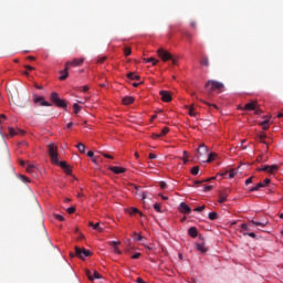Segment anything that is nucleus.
<instances>
[{
    "label": "nucleus",
    "instance_id": "1",
    "mask_svg": "<svg viewBox=\"0 0 283 283\" xmlns=\"http://www.w3.org/2000/svg\"><path fill=\"white\" fill-rule=\"evenodd\" d=\"M48 149H49V156H50L52 165H57L59 167H61L63 169V171L67 176H72V167L70 165H67L66 161L59 160V150L56 149V146L54 144H50L48 146Z\"/></svg>",
    "mask_w": 283,
    "mask_h": 283
},
{
    "label": "nucleus",
    "instance_id": "2",
    "mask_svg": "<svg viewBox=\"0 0 283 283\" xmlns=\"http://www.w3.org/2000/svg\"><path fill=\"white\" fill-rule=\"evenodd\" d=\"M92 255V251L75 247V254H72V258H78V260H85V258H90Z\"/></svg>",
    "mask_w": 283,
    "mask_h": 283
},
{
    "label": "nucleus",
    "instance_id": "3",
    "mask_svg": "<svg viewBox=\"0 0 283 283\" xmlns=\"http://www.w3.org/2000/svg\"><path fill=\"white\" fill-rule=\"evenodd\" d=\"M222 87H224V84L218 81L210 80L206 83V90H208L209 92H213L216 90H222Z\"/></svg>",
    "mask_w": 283,
    "mask_h": 283
},
{
    "label": "nucleus",
    "instance_id": "4",
    "mask_svg": "<svg viewBox=\"0 0 283 283\" xmlns=\"http://www.w3.org/2000/svg\"><path fill=\"white\" fill-rule=\"evenodd\" d=\"M51 101H52V103H54V105H56L57 107H63V108L67 107V104L65 103V101L61 99V98L59 97V93H56V92H53V93L51 94Z\"/></svg>",
    "mask_w": 283,
    "mask_h": 283
},
{
    "label": "nucleus",
    "instance_id": "5",
    "mask_svg": "<svg viewBox=\"0 0 283 283\" xmlns=\"http://www.w3.org/2000/svg\"><path fill=\"white\" fill-rule=\"evenodd\" d=\"M33 103H35V105L40 104L42 107H52V104H50V102H46L45 97L39 96L36 94L33 95Z\"/></svg>",
    "mask_w": 283,
    "mask_h": 283
},
{
    "label": "nucleus",
    "instance_id": "6",
    "mask_svg": "<svg viewBox=\"0 0 283 283\" xmlns=\"http://www.w3.org/2000/svg\"><path fill=\"white\" fill-rule=\"evenodd\" d=\"M157 54H158V56H160V59H161V61H164V63L167 61H170V59L172 56L171 53L165 51V49H159L157 51Z\"/></svg>",
    "mask_w": 283,
    "mask_h": 283
},
{
    "label": "nucleus",
    "instance_id": "7",
    "mask_svg": "<svg viewBox=\"0 0 283 283\" xmlns=\"http://www.w3.org/2000/svg\"><path fill=\"white\" fill-rule=\"evenodd\" d=\"M243 112H254V109H258V101H252L244 105V107L241 108Z\"/></svg>",
    "mask_w": 283,
    "mask_h": 283
},
{
    "label": "nucleus",
    "instance_id": "8",
    "mask_svg": "<svg viewBox=\"0 0 283 283\" xmlns=\"http://www.w3.org/2000/svg\"><path fill=\"white\" fill-rule=\"evenodd\" d=\"M159 94H160L161 101L164 103H171L172 97H171V93L169 91H160Z\"/></svg>",
    "mask_w": 283,
    "mask_h": 283
},
{
    "label": "nucleus",
    "instance_id": "9",
    "mask_svg": "<svg viewBox=\"0 0 283 283\" xmlns=\"http://www.w3.org/2000/svg\"><path fill=\"white\" fill-rule=\"evenodd\" d=\"M197 151H198V157L202 158V156H207L209 154V148L205 146V144H201Z\"/></svg>",
    "mask_w": 283,
    "mask_h": 283
},
{
    "label": "nucleus",
    "instance_id": "10",
    "mask_svg": "<svg viewBox=\"0 0 283 283\" xmlns=\"http://www.w3.org/2000/svg\"><path fill=\"white\" fill-rule=\"evenodd\" d=\"M70 67H72V63L66 62L65 70L61 72L62 75L60 76V81H65V78H67V70H70Z\"/></svg>",
    "mask_w": 283,
    "mask_h": 283
},
{
    "label": "nucleus",
    "instance_id": "11",
    "mask_svg": "<svg viewBox=\"0 0 283 283\" xmlns=\"http://www.w3.org/2000/svg\"><path fill=\"white\" fill-rule=\"evenodd\" d=\"M179 211L180 213H191V208L187 203L181 202L179 205Z\"/></svg>",
    "mask_w": 283,
    "mask_h": 283
},
{
    "label": "nucleus",
    "instance_id": "12",
    "mask_svg": "<svg viewBox=\"0 0 283 283\" xmlns=\"http://www.w3.org/2000/svg\"><path fill=\"white\" fill-rule=\"evenodd\" d=\"M109 169L113 171V174H125V171H127V169L118 166H112Z\"/></svg>",
    "mask_w": 283,
    "mask_h": 283
},
{
    "label": "nucleus",
    "instance_id": "13",
    "mask_svg": "<svg viewBox=\"0 0 283 283\" xmlns=\"http://www.w3.org/2000/svg\"><path fill=\"white\" fill-rule=\"evenodd\" d=\"M188 235H190V238H198V229L196 227L189 228Z\"/></svg>",
    "mask_w": 283,
    "mask_h": 283
},
{
    "label": "nucleus",
    "instance_id": "14",
    "mask_svg": "<svg viewBox=\"0 0 283 283\" xmlns=\"http://www.w3.org/2000/svg\"><path fill=\"white\" fill-rule=\"evenodd\" d=\"M250 224H253L254 227H266V224H269V221L264 220V221L258 222V221L251 220Z\"/></svg>",
    "mask_w": 283,
    "mask_h": 283
},
{
    "label": "nucleus",
    "instance_id": "15",
    "mask_svg": "<svg viewBox=\"0 0 283 283\" xmlns=\"http://www.w3.org/2000/svg\"><path fill=\"white\" fill-rule=\"evenodd\" d=\"M229 197V192H223V191H221L220 193H219V202L220 203H222V202H227V198Z\"/></svg>",
    "mask_w": 283,
    "mask_h": 283
},
{
    "label": "nucleus",
    "instance_id": "16",
    "mask_svg": "<svg viewBox=\"0 0 283 283\" xmlns=\"http://www.w3.org/2000/svg\"><path fill=\"white\" fill-rule=\"evenodd\" d=\"M207 156H208V158H207V160H205V163H213V160H216V158L218 157V154L208 153Z\"/></svg>",
    "mask_w": 283,
    "mask_h": 283
},
{
    "label": "nucleus",
    "instance_id": "17",
    "mask_svg": "<svg viewBox=\"0 0 283 283\" xmlns=\"http://www.w3.org/2000/svg\"><path fill=\"white\" fill-rule=\"evenodd\" d=\"M85 61V59H83V57H80V59H74L73 61H72V65L74 66V67H78V65H83V62Z\"/></svg>",
    "mask_w": 283,
    "mask_h": 283
},
{
    "label": "nucleus",
    "instance_id": "18",
    "mask_svg": "<svg viewBox=\"0 0 283 283\" xmlns=\"http://www.w3.org/2000/svg\"><path fill=\"white\" fill-rule=\"evenodd\" d=\"M200 65H202L203 67H209V57L202 56L200 60Z\"/></svg>",
    "mask_w": 283,
    "mask_h": 283
},
{
    "label": "nucleus",
    "instance_id": "19",
    "mask_svg": "<svg viewBox=\"0 0 283 283\" xmlns=\"http://www.w3.org/2000/svg\"><path fill=\"white\" fill-rule=\"evenodd\" d=\"M197 251H200L201 253H207V247H205V243H197Z\"/></svg>",
    "mask_w": 283,
    "mask_h": 283
},
{
    "label": "nucleus",
    "instance_id": "20",
    "mask_svg": "<svg viewBox=\"0 0 283 283\" xmlns=\"http://www.w3.org/2000/svg\"><path fill=\"white\" fill-rule=\"evenodd\" d=\"M132 103H134V97L126 96V97L123 98V104L124 105H132Z\"/></svg>",
    "mask_w": 283,
    "mask_h": 283
},
{
    "label": "nucleus",
    "instance_id": "21",
    "mask_svg": "<svg viewBox=\"0 0 283 283\" xmlns=\"http://www.w3.org/2000/svg\"><path fill=\"white\" fill-rule=\"evenodd\" d=\"M127 78L130 81H140V75H136L135 73H128Z\"/></svg>",
    "mask_w": 283,
    "mask_h": 283
},
{
    "label": "nucleus",
    "instance_id": "22",
    "mask_svg": "<svg viewBox=\"0 0 283 283\" xmlns=\"http://www.w3.org/2000/svg\"><path fill=\"white\" fill-rule=\"evenodd\" d=\"M75 147L78 149L80 154H85V145L83 143H78Z\"/></svg>",
    "mask_w": 283,
    "mask_h": 283
},
{
    "label": "nucleus",
    "instance_id": "23",
    "mask_svg": "<svg viewBox=\"0 0 283 283\" xmlns=\"http://www.w3.org/2000/svg\"><path fill=\"white\" fill-rule=\"evenodd\" d=\"M133 240H135V242H140V241H143V235L138 234V232H134Z\"/></svg>",
    "mask_w": 283,
    "mask_h": 283
},
{
    "label": "nucleus",
    "instance_id": "24",
    "mask_svg": "<svg viewBox=\"0 0 283 283\" xmlns=\"http://www.w3.org/2000/svg\"><path fill=\"white\" fill-rule=\"evenodd\" d=\"M144 63H153V65H158V60L154 57L144 59Z\"/></svg>",
    "mask_w": 283,
    "mask_h": 283
},
{
    "label": "nucleus",
    "instance_id": "25",
    "mask_svg": "<svg viewBox=\"0 0 283 283\" xmlns=\"http://www.w3.org/2000/svg\"><path fill=\"white\" fill-rule=\"evenodd\" d=\"M83 109V106L78 105V103L73 104V112L74 114H78Z\"/></svg>",
    "mask_w": 283,
    "mask_h": 283
},
{
    "label": "nucleus",
    "instance_id": "26",
    "mask_svg": "<svg viewBox=\"0 0 283 283\" xmlns=\"http://www.w3.org/2000/svg\"><path fill=\"white\" fill-rule=\"evenodd\" d=\"M262 187H264V185L262 182H259L255 187L250 188V191H260V189H262Z\"/></svg>",
    "mask_w": 283,
    "mask_h": 283
},
{
    "label": "nucleus",
    "instance_id": "27",
    "mask_svg": "<svg viewBox=\"0 0 283 283\" xmlns=\"http://www.w3.org/2000/svg\"><path fill=\"white\" fill-rule=\"evenodd\" d=\"M128 213H129V216H134L136 213H139L140 216H143V213L137 208H130L128 210Z\"/></svg>",
    "mask_w": 283,
    "mask_h": 283
},
{
    "label": "nucleus",
    "instance_id": "28",
    "mask_svg": "<svg viewBox=\"0 0 283 283\" xmlns=\"http://www.w3.org/2000/svg\"><path fill=\"white\" fill-rule=\"evenodd\" d=\"M187 109L189 111L188 114L189 116L196 117V111L193 109V106H186Z\"/></svg>",
    "mask_w": 283,
    "mask_h": 283
},
{
    "label": "nucleus",
    "instance_id": "29",
    "mask_svg": "<svg viewBox=\"0 0 283 283\" xmlns=\"http://www.w3.org/2000/svg\"><path fill=\"white\" fill-rule=\"evenodd\" d=\"M199 172H200V167L199 166H195V167L191 168L192 176H198Z\"/></svg>",
    "mask_w": 283,
    "mask_h": 283
},
{
    "label": "nucleus",
    "instance_id": "30",
    "mask_svg": "<svg viewBox=\"0 0 283 283\" xmlns=\"http://www.w3.org/2000/svg\"><path fill=\"white\" fill-rule=\"evenodd\" d=\"M209 220H218L219 216L217 214V212H210L208 214Z\"/></svg>",
    "mask_w": 283,
    "mask_h": 283
},
{
    "label": "nucleus",
    "instance_id": "31",
    "mask_svg": "<svg viewBox=\"0 0 283 283\" xmlns=\"http://www.w3.org/2000/svg\"><path fill=\"white\" fill-rule=\"evenodd\" d=\"M124 54H125V56H130L132 55V48L125 46L124 48Z\"/></svg>",
    "mask_w": 283,
    "mask_h": 283
},
{
    "label": "nucleus",
    "instance_id": "32",
    "mask_svg": "<svg viewBox=\"0 0 283 283\" xmlns=\"http://www.w3.org/2000/svg\"><path fill=\"white\" fill-rule=\"evenodd\" d=\"M260 125L264 130L269 129V119L263 120Z\"/></svg>",
    "mask_w": 283,
    "mask_h": 283
},
{
    "label": "nucleus",
    "instance_id": "33",
    "mask_svg": "<svg viewBox=\"0 0 283 283\" xmlns=\"http://www.w3.org/2000/svg\"><path fill=\"white\" fill-rule=\"evenodd\" d=\"M36 169V167H34V165H29L28 167H27V171H28V174H34V170Z\"/></svg>",
    "mask_w": 283,
    "mask_h": 283
},
{
    "label": "nucleus",
    "instance_id": "34",
    "mask_svg": "<svg viewBox=\"0 0 283 283\" xmlns=\"http://www.w3.org/2000/svg\"><path fill=\"white\" fill-rule=\"evenodd\" d=\"M184 36H186V39H188L189 42H191V40L193 39V34H191V32L189 31L185 32Z\"/></svg>",
    "mask_w": 283,
    "mask_h": 283
},
{
    "label": "nucleus",
    "instance_id": "35",
    "mask_svg": "<svg viewBox=\"0 0 283 283\" xmlns=\"http://www.w3.org/2000/svg\"><path fill=\"white\" fill-rule=\"evenodd\" d=\"M85 274L87 275L90 282H94V276L92 275V271L86 270V271H85Z\"/></svg>",
    "mask_w": 283,
    "mask_h": 283
},
{
    "label": "nucleus",
    "instance_id": "36",
    "mask_svg": "<svg viewBox=\"0 0 283 283\" xmlns=\"http://www.w3.org/2000/svg\"><path fill=\"white\" fill-rule=\"evenodd\" d=\"M167 134H169V127H164L159 135H161V137H163V136H167Z\"/></svg>",
    "mask_w": 283,
    "mask_h": 283
},
{
    "label": "nucleus",
    "instance_id": "37",
    "mask_svg": "<svg viewBox=\"0 0 283 283\" xmlns=\"http://www.w3.org/2000/svg\"><path fill=\"white\" fill-rule=\"evenodd\" d=\"M154 209H155V211H157L158 213H163V210L160 209V203H155V205H154Z\"/></svg>",
    "mask_w": 283,
    "mask_h": 283
},
{
    "label": "nucleus",
    "instance_id": "38",
    "mask_svg": "<svg viewBox=\"0 0 283 283\" xmlns=\"http://www.w3.org/2000/svg\"><path fill=\"white\" fill-rule=\"evenodd\" d=\"M93 229H94L95 231H103V228H101V223H99V222L95 223L94 227H93Z\"/></svg>",
    "mask_w": 283,
    "mask_h": 283
},
{
    "label": "nucleus",
    "instance_id": "39",
    "mask_svg": "<svg viewBox=\"0 0 283 283\" xmlns=\"http://www.w3.org/2000/svg\"><path fill=\"white\" fill-rule=\"evenodd\" d=\"M271 166H264L263 168H259L258 171H268L270 174Z\"/></svg>",
    "mask_w": 283,
    "mask_h": 283
},
{
    "label": "nucleus",
    "instance_id": "40",
    "mask_svg": "<svg viewBox=\"0 0 283 283\" xmlns=\"http://www.w3.org/2000/svg\"><path fill=\"white\" fill-rule=\"evenodd\" d=\"M9 134H10V136H17V134H19V133H17V130L14 128L10 127Z\"/></svg>",
    "mask_w": 283,
    "mask_h": 283
},
{
    "label": "nucleus",
    "instance_id": "41",
    "mask_svg": "<svg viewBox=\"0 0 283 283\" xmlns=\"http://www.w3.org/2000/svg\"><path fill=\"white\" fill-rule=\"evenodd\" d=\"M275 171H277V166H270V174H275Z\"/></svg>",
    "mask_w": 283,
    "mask_h": 283
},
{
    "label": "nucleus",
    "instance_id": "42",
    "mask_svg": "<svg viewBox=\"0 0 283 283\" xmlns=\"http://www.w3.org/2000/svg\"><path fill=\"white\" fill-rule=\"evenodd\" d=\"M261 185H263V187L271 185V179H269V178L264 179L263 182H261Z\"/></svg>",
    "mask_w": 283,
    "mask_h": 283
},
{
    "label": "nucleus",
    "instance_id": "43",
    "mask_svg": "<svg viewBox=\"0 0 283 283\" xmlns=\"http://www.w3.org/2000/svg\"><path fill=\"white\" fill-rule=\"evenodd\" d=\"M254 114L256 116H260L262 114V111H261L260 106H256V108L254 109Z\"/></svg>",
    "mask_w": 283,
    "mask_h": 283
},
{
    "label": "nucleus",
    "instance_id": "44",
    "mask_svg": "<svg viewBox=\"0 0 283 283\" xmlns=\"http://www.w3.org/2000/svg\"><path fill=\"white\" fill-rule=\"evenodd\" d=\"M105 61H107V56H101L97 59V63H105Z\"/></svg>",
    "mask_w": 283,
    "mask_h": 283
},
{
    "label": "nucleus",
    "instance_id": "45",
    "mask_svg": "<svg viewBox=\"0 0 283 283\" xmlns=\"http://www.w3.org/2000/svg\"><path fill=\"white\" fill-rule=\"evenodd\" d=\"M94 280H101V277H103V276H101V274L97 272V271H94Z\"/></svg>",
    "mask_w": 283,
    "mask_h": 283
},
{
    "label": "nucleus",
    "instance_id": "46",
    "mask_svg": "<svg viewBox=\"0 0 283 283\" xmlns=\"http://www.w3.org/2000/svg\"><path fill=\"white\" fill-rule=\"evenodd\" d=\"M56 220H60V222H63L65 218L62 214H54Z\"/></svg>",
    "mask_w": 283,
    "mask_h": 283
},
{
    "label": "nucleus",
    "instance_id": "47",
    "mask_svg": "<svg viewBox=\"0 0 283 283\" xmlns=\"http://www.w3.org/2000/svg\"><path fill=\"white\" fill-rule=\"evenodd\" d=\"M151 138H154V140H158V138H163V137H161L160 134L154 133V134L151 135Z\"/></svg>",
    "mask_w": 283,
    "mask_h": 283
},
{
    "label": "nucleus",
    "instance_id": "48",
    "mask_svg": "<svg viewBox=\"0 0 283 283\" xmlns=\"http://www.w3.org/2000/svg\"><path fill=\"white\" fill-rule=\"evenodd\" d=\"M195 211H197V212H199V213L202 212V211H205V206L195 208Z\"/></svg>",
    "mask_w": 283,
    "mask_h": 283
},
{
    "label": "nucleus",
    "instance_id": "49",
    "mask_svg": "<svg viewBox=\"0 0 283 283\" xmlns=\"http://www.w3.org/2000/svg\"><path fill=\"white\" fill-rule=\"evenodd\" d=\"M261 143H264L265 138H266V134L262 133L260 136H259Z\"/></svg>",
    "mask_w": 283,
    "mask_h": 283
},
{
    "label": "nucleus",
    "instance_id": "50",
    "mask_svg": "<svg viewBox=\"0 0 283 283\" xmlns=\"http://www.w3.org/2000/svg\"><path fill=\"white\" fill-rule=\"evenodd\" d=\"M140 252H136L135 254H133L132 259L133 260H138V258H140Z\"/></svg>",
    "mask_w": 283,
    "mask_h": 283
},
{
    "label": "nucleus",
    "instance_id": "51",
    "mask_svg": "<svg viewBox=\"0 0 283 283\" xmlns=\"http://www.w3.org/2000/svg\"><path fill=\"white\" fill-rule=\"evenodd\" d=\"M242 231H249V226L247 223L241 224Z\"/></svg>",
    "mask_w": 283,
    "mask_h": 283
},
{
    "label": "nucleus",
    "instance_id": "52",
    "mask_svg": "<svg viewBox=\"0 0 283 283\" xmlns=\"http://www.w3.org/2000/svg\"><path fill=\"white\" fill-rule=\"evenodd\" d=\"M109 244H111V247L116 248V247H118V244H120V241H112Z\"/></svg>",
    "mask_w": 283,
    "mask_h": 283
},
{
    "label": "nucleus",
    "instance_id": "53",
    "mask_svg": "<svg viewBox=\"0 0 283 283\" xmlns=\"http://www.w3.org/2000/svg\"><path fill=\"white\" fill-rule=\"evenodd\" d=\"M149 158H150V160H156L158 158V156H156V154H154V153H150Z\"/></svg>",
    "mask_w": 283,
    "mask_h": 283
},
{
    "label": "nucleus",
    "instance_id": "54",
    "mask_svg": "<svg viewBox=\"0 0 283 283\" xmlns=\"http://www.w3.org/2000/svg\"><path fill=\"white\" fill-rule=\"evenodd\" d=\"M160 189H167V182L161 181L159 184Z\"/></svg>",
    "mask_w": 283,
    "mask_h": 283
},
{
    "label": "nucleus",
    "instance_id": "55",
    "mask_svg": "<svg viewBox=\"0 0 283 283\" xmlns=\"http://www.w3.org/2000/svg\"><path fill=\"white\" fill-rule=\"evenodd\" d=\"M114 252L117 254V255H122V251L118 249V247H115L114 248Z\"/></svg>",
    "mask_w": 283,
    "mask_h": 283
},
{
    "label": "nucleus",
    "instance_id": "56",
    "mask_svg": "<svg viewBox=\"0 0 283 283\" xmlns=\"http://www.w3.org/2000/svg\"><path fill=\"white\" fill-rule=\"evenodd\" d=\"M209 180L210 179H206V180H202V181H200V180H197V181H195V185H202V182H209Z\"/></svg>",
    "mask_w": 283,
    "mask_h": 283
},
{
    "label": "nucleus",
    "instance_id": "57",
    "mask_svg": "<svg viewBox=\"0 0 283 283\" xmlns=\"http://www.w3.org/2000/svg\"><path fill=\"white\" fill-rule=\"evenodd\" d=\"M253 182V177H250L245 180V185H251Z\"/></svg>",
    "mask_w": 283,
    "mask_h": 283
},
{
    "label": "nucleus",
    "instance_id": "58",
    "mask_svg": "<svg viewBox=\"0 0 283 283\" xmlns=\"http://www.w3.org/2000/svg\"><path fill=\"white\" fill-rule=\"evenodd\" d=\"M243 235H249V238H255V233L254 232L243 233Z\"/></svg>",
    "mask_w": 283,
    "mask_h": 283
},
{
    "label": "nucleus",
    "instance_id": "59",
    "mask_svg": "<svg viewBox=\"0 0 283 283\" xmlns=\"http://www.w3.org/2000/svg\"><path fill=\"white\" fill-rule=\"evenodd\" d=\"M170 61H172V65H177V63H178V60H177V59H175V57H174V55H171Z\"/></svg>",
    "mask_w": 283,
    "mask_h": 283
},
{
    "label": "nucleus",
    "instance_id": "60",
    "mask_svg": "<svg viewBox=\"0 0 283 283\" xmlns=\"http://www.w3.org/2000/svg\"><path fill=\"white\" fill-rule=\"evenodd\" d=\"M229 178H235V171H233V170L230 171V172H229Z\"/></svg>",
    "mask_w": 283,
    "mask_h": 283
},
{
    "label": "nucleus",
    "instance_id": "61",
    "mask_svg": "<svg viewBox=\"0 0 283 283\" xmlns=\"http://www.w3.org/2000/svg\"><path fill=\"white\" fill-rule=\"evenodd\" d=\"M211 189H213V186H206L205 187V191H211Z\"/></svg>",
    "mask_w": 283,
    "mask_h": 283
},
{
    "label": "nucleus",
    "instance_id": "62",
    "mask_svg": "<svg viewBox=\"0 0 283 283\" xmlns=\"http://www.w3.org/2000/svg\"><path fill=\"white\" fill-rule=\"evenodd\" d=\"M87 156H88V158H94V151L90 150V151L87 153Z\"/></svg>",
    "mask_w": 283,
    "mask_h": 283
},
{
    "label": "nucleus",
    "instance_id": "63",
    "mask_svg": "<svg viewBox=\"0 0 283 283\" xmlns=\"http://www.w3.org/2000/svg\"><path fill=\"white\" fill-rule=\"evenodd\" d=\"M137 283H146V282L142 277H138Z\"/></svg>",
    "mask_w": 283,
    "mask_h": 283
},
{
    "label": "nucleus",
    "instance_id": "64",
    "mask_svg": "<svg viewBox=\"0 0 283 283\" xmlns=\"http://www.w3.org/2000/svg\"><path fill=\"white\" fill-rule=\"evenodd\" d=\"M83 238V234H77L76 240H81Z\"/></svg>",
    "mask_w": 283,
    "mask_h": 283
}]
</instances>
